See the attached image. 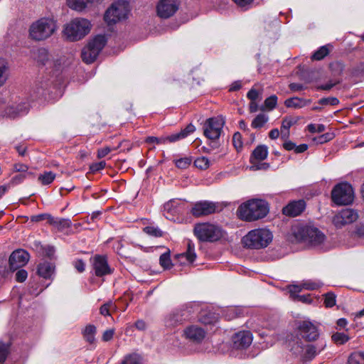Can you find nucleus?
<instances>
[{
    "instance_id": "79ce46f5",
    "label": "nucleus",
    "mask_w": 364,
    "mask_h": 364,
    "mask_svg": "<svg viewBox=\"0 0 364 364\" xmlns=\"http://www.w3.org/2000/svg\"><path fill=\"white\" fill-rule=\"evenodd\" d=\"M296 123L292 117H285L282 122L281 132L284 136H289V129Z\"/></svg>"
},
{
    "instance_id": "864d4df0",
    "label": "nucleus",
    "mask_w": 364,
    "mask_h": 364,
    "mask_svg": "<svg viewBox=\"0 0 364 364\" xmlns=\"http://www.w3.org/2000/svg\"><path fill=\"white\" fill-rule=\"evenodd\" d=\"M324 304L326 307H332L336 304V295L332 292L325 294Z\"/></svg>"
},
{
    "instance_id": "09e8293b",
    "label": "nucleus",
    "mask_w": 364,
    "mask_h": 364,
    "mask_svg": "<svg viewBox=\"0 0 364 364\" xmlns=\"http://www.w3.org/2000/svg\"><path fill=\"white\" fill-rule=\"evenodd\" d=\"M49 60V54L46 49L40 48L38 50V61L43 65H46Z\"/></svg>"
},
{
    "instance_id": "f8f14e48",
    "label": "nucleus",
    "mask_w": 364,
    "mask_h": 364,
    "mask_svg": "<svg viewBox=\"0 0 364 364\" xmlns=\"http://www.w3.org/2000/svg\"><path fill=\"white\" fill-rule=\"evenodd\" d=\"M297 329L301 337L306 341H314L319 337L318 327L310 321H301Z\"/></svg>"
},
{
    "instance_id": "20e7f679",
    "label": "nucleus",
    "mask_w": 364,
    "mask_h": 364,
    "mask_svg": "<svg viewBox=\"0 0 364 364\" xmlns=\"http://www.w3.org/2000/svg\"><path fill=\"white\" fill-rule=\"evenodd\" d=\"M299 240L309 244L313 247H317L323 250H327L330 246L326 245L325 235L316 228L306 226L298 232Z\"/></svg>"
},
{
    "instance_id": "f704fd0d",
    "label": "nucleus",
    "mask_w": 364,
    "mask_h": 364,
    "mask_svg": "<svg viewBox=\"0 0 364 364\" xmlns=\"http://www.w3.org/2000/svg\"><path fill=\"white\" fill-rule=\"evenodd\" d=\"M68 6L76 11L83 10L92 0H67Z\"/></svg>"
},
{
    "instance_id": "6e6552de",
    "label": "nucleus",
    "mask_w": 364,
    "mask_h": 364,
    "mask_svg": "<svg viewBox=\"0 0 364 364\" xmlns=\"http://www.w3.org/2000/svg\"><path fill=\"white\" fill-rule=\"evenodd\" d=\"M196 130L195 126L192 124H188L183 129L178 133L173 134L168 136H148L145 141L147 144L155 143L156 144H161L166 143H173L181 139L187 137L189 134L194 132Z\"/></svg>"
},
{
    "instance_id": "6e6d98bb",
    "label": "nucleus",
    "mask_w": 364,
    "mask_h": 364,
    "mask_svg": "<svg viewBox=\"0 0 364 364\" xmlns=\"http://www.w3.org/2000/svg\"><path fill=\"white\" fill-rule=\"evenodd\" d=\"M308 130L311 133H321L325 130V126L321 124H310L307 126Z\"/></svg>"
},
{
    "instance_id": "dca6fc26",
    "label": "nucleus",
    "mask_w": 364,
    "mask_h": 364,
    "mask_svg": "<svg viewBox=\"0 0 364 364\" xmlns=\"http://www.w3.org/2000/svg\"><path fill=\"white\" fill-rule=\"evenodd\" d=\"M269 211L268 203L262 199L252 198V220L264 218Z\"/></svg>"
},
{
    "instance_id": "393cba45",
    "label": "nucleus",
    "mask_w": 364,
    "mask_h": 364,
    "mask_svg": "<svg viewBox=\"0 0 364 364\" xmlns=\"http://www.w3.org/2000/svg\"><path fill=\"white\" fill-rule=\"evenodd\" d=\"M311 102V100L294 97L287 99L284 102V105L287 107L299 109L309 105Z\"/></svg>"
},
{
    "instance_id": "a211bd4d",
    "label": "nucleus",
    "mask_w": 364,
    "mask_h": 364,
    "mask_svg": "<svg viewBox=\"0 0 364 364\" xmlns=\"http://www.w3.org/2000/svg\"><path fill=\"white\" fill-rule=\"evenodd\" d=\"M233 348L239 350L245 349L250 345V332L242 331L232 336Z\"/></svg>"
},
{
    "instance_id": "0e129e2a",
    "label": "nucleus",
    "mask_w": 364,
    "mask_h": 364,
    "mask_svg": "<svg viewBox=\"0 0 364 364\" xmlns=\"http://www.w3.org/2000/svg\"><path fill=\"white\" fill-rule=\"evenodd\" d=\"M105 166H106V163L104 161H100L97 163H94L90 166V170L92 172H97V171H99L103 169L105 167Z\"/></svg>"
},
{
    "instance_id": "c756f323",
    "label": "nucleus",
    "mask_w": 364,
    "mask_h": 364,
    "mask_svg": "<svg viewBox=\"0 0 364 364\" xmlns=\"http://www.w3.org/2000/svg\"><path fill=\"white\" fill-rule=\"evenodd\" d=\"M49 225L53 226L59 231H63L70 227L71 222L69 219L55 218L52 216Z\"/></svg>"
},
{
    "instance_id": "ea45409f",
    "label": "nucleus",
    "mask_w": 364,
    "mask_h": 364,
    "mask_svg": "<svg viewBox=\"0 0 364 364\" xmlns=\"http://www.w3.org/2000/svg\"><path fill=\"white\" fill-rule=\"evenodd\" d=\"M55 178V174L52 171H45L39 175L38 180L42 185L46 186L50 184Z\"/></svg>"
},
{
    "instance_id": "7ed1b4c3",
    "label": "nucleus",
    "mask_w": 364,
    "mask_h": 364,
    "mask_svg": "<svg viewBox=\"0 0 364 364\" xmlns=\"http://www.w3.org/2000/svg\"><path fill=\"white\" fill-rule=\"evenodd\" d=\"M56 30L55 21L51 18H41L32 23L30 36L36 41H43L50 37Z\"/></svg>"
},
{
    "instance_id": "7c9ffc66",
    "label": "nucleus",
    "mask_w": 364,
    "mask_h": 364,
    "mask_svg": "<svg viewBox=\"0 0 364 364\" xmlns=\"http://www.w3.org/2000/svg\"><path fill=\"white\" fill-rule=\"evenodd\" d=\"M181 259L185 258L188 262L192 263L196 258V254L195 252V246L191 241H188L187 244V250L186 252L178 255Z\"/></svg>"
},
{
    "instance_id": "603ef678",
    "label": "nucleus",
    "mask_w": 364,
    "mask_h": 364,
    "mask_svg": "<svg viewBox=\"0 0 364 364\" xmlns=\"http://www.w3.org/2000/svg\"><path fill=\"white\" fill-rule=\"evenodd\" d=\"M332 340L337 344H343L349 340V337L344 333H336L332 336Z\"/></svg>"
},
{
    "instance_id": "aec40b11",
    "label": "nucleus",
    "mask_w": 364,
    "mask_h": 364,
    "mask_svg": "<svg viewBox=\"0 0 364 364\" xmlns=\"http://www.w3.org/2000/svg\"><path fill=\"white\" fill-rule=\"evenodd\" d=\"M184 334L189 340L200 343L204 339L206 333L203 328L198 326H191L185 329Z\"/></svg>"
},
{
    "instance_id": "cd10ccee",
    "label": "nucleus",
    "mask_w": 364,
    "mask_h": 364,
    "mask_svg": "<svg viewBox=\"0 0 364 364\" xmlns=\"http://www.w3.org/2000/svg\"><path fill=\"white\" fill-rule=\"evenodd\" d=\"M107 43V39L103 35H97L88 43V46L100 54Z\"/></svg>"
},
{
    "instance_id": "680f3d73",
    "label": "nucleus",
    "mask_w": 364,
    "mask_h": 364,
    "mask_svg": "<svg viewBox=\"0 0 364 364\" xmlns=\"http://www.w3.org/2000/svg\"><path fill=\"white\" fill-rule=\"evenodd\" d=\"M269 167L268 163H256L252 161V170H267Z\"/></svg>"
},
{
    "instance_id": "13d9d810",
    "label": "nucleus",
    "mask_w": 364,
    "mask_h": 364,
    "mask_svg": "<svg viewBox=\"0 0 364 364\" xmlns=\"http://www.w3.org/2000/svg\"><path fill=\"white\" fill-rule=\"evenodd\" d=\"M28 277V272L23 269H18L15 275V279L18 282H23Z\"/></svg>"
},
{
    "instance_id": "f3484780",
    "label": "nucleus",
    "mask_w": 364,
    "mask_h": 364,
    "mask_svg": "<svg viewBox=\"0 0 364 364\" xmlns=\"http://www.w3.org/2000/svg\"><path fill=\"white\" fill-rule=\"evenodd\" d=\"M91 259L95 274L97 277H103L112 272L105 256L96 255Z\"/></svg>"
},
{
    "instance_id": "e2e57ef3",
    "label": "nucleus",
    "mask_w": 364,
    "mask_h": 364,
    "mask_svg": "<svg viewBox=\"0 0 364 364\" xmlns=\"http://www.w3.org/2000/svg\"><path fill=\"white\" fill-rule=\"evenodd\" d=\"M114 334V329L110 328L106 330L102 335V339L103 341L107 342L112 339Z\"/></svg>"
},
{
    "instance_id": "f03ea898",
    "label": "nucleus",
    "mask_w": 364,
    "mask_h": 364,
    "mask_svg": "<svg viewBox=\"0 0 364 364\" xmlns=\"http://www.w3.org/2000/svg\"><path fill=\"white\" fill-rule=\"evenodd\" d=\"M90 28L91 24L88 20L75 18L65 26L63 33L70 41H76L87 35Z\"/></svg>"
},
{
    "instance_id": "4468645a",
    "label": "nucleus",
    "mask_w": 364,
    "mask_h": 364,
    "mask_svg": "<svg viewBox=\"0 0 364 364\" xmlns=\"http://www.w3.org/2000/svg\"><path fill=\"white\" fill-rule=\"evenodd\" d=\"M180 0H161L157 5L158 16L163 18H168L173 16L178 9Z\"/></svg>"
},
{
    "instance_id": "a19ab883",
    "label": "nucleus",
    "mask_w": 364,
    "mask_h": 364,
    "mask_svg": "<svg viewBox=\"0 0 364 364\" xmlns=\"http://www.w3.org/2000/svg\"><path fill=\"white\" fill-rule=\"evenodd\" d=\"M277 97L274 95L267 97L264 100V105H262L259 109L262 111L264 110H272L277 105Z\"/></svg>"
},
{
    "instance_id": "5fc2aeb1",
    "label": "nucleus",
    "mask_w": 364,
    "mask_h": 364,
    "mask_svg": "<svg viewBox=\"0 0 364 364\" xmlns=\"http://www.w3.org/2000/svg\"><path fill=\"white\" fill-rule=\"evenodd\" d=\"M115 308V305L112 301H109L103 304L100 309V313L103 316H109L110 309Z\"/></svg>"
},
{
    "instance_id": "5701e85b",
    "label": "nucleus",
    "mask_w": 364,
    "mask_h": 364,
    "mask_svg": "<svg viewBox=\"0 0 364 364\" xmlns=\"http://www.w3.org/2000/svg\"><path fill=\"white\" fill-rule=\"evenodd\" d=\"M236 215L241 220L250 221V200H247L239 205Z\"/></svg>"
},
{
    "instance_id": "9d476101",
    "label": "nucleus",
    "mask_w": 364,
    "mask_h": 364,
    "mask_svg": "<svg viewBox=\"0 0 364 364\" xmlns=\"http://www.w3.org/2000/svg\"><path fill=\"white\" fill-rule=\"evenodd\" d=\"M272 232L265 228L257 229L252 231V248H264L272 240Z\"/></svg>"
},
{
    "instance_id": "2f4dec72",
    "label": "nucleus",
    "mask_w": 364,
    "mask_h": 364,
    "mask_svg": "<svg viewBox=\"0 0 364 364\" xmlns=\"http://www.w3.org/2000/svg\"><path fill=\"white\" fill-rule=\"evenodd\" d=\"M326 347V342H323L317 346L309 345L306 346L305 355L309 359L314 358L317 354L321 352Z\"/></svg>"
},
{
    "instance_id": "4c0bfd02",
    "label": "nucleus",
    "mask_w": 364,
    "mask_h": 364,
    "mask_svg": "<svg viewBox=\"0 0 364 364\" xmlns=\"http://www.w3.org/2000/svg\"><path fill=\"white\" fill-rule=\"evenodd\" d=\"M268 154V148L265 145H259L255 148L252 155L257 160H264Z\"/></svg>"
},
{
    "instance_id": "8fccbe9b",
    "label": "nucleus",
    "mask_w": 364,
    "mask_h": 364,
    "mask_svg": "<svg viewBox=\"0 0 364 364\" xmlns=\"http://www.w3.org/2000/svg\"><path fill=\"white\" fill-rule=\"evenodd\" d=\"M52 219V215L49 213H42L38 215H32L31 217V221L34 223H38L43 220H47V223L49 224L50 220Z\"/></svg>"
},
{
    "instance_id": "4be33fe9",
    "label": "nucleus",
    "mask_w": 364,
    "mask_h": 364,
    "mask_svg": "<svg viewBox=\"0 0 364 364\" xmlns=\"http://www.w3.org/2000/svg\"><path fill=\"white\" fill-rule=\"evenodd\" d=\"M198 320L205 325L213 324L218 321V315L209 309H202L199 313Z\"/></svg>"
},
{
    "instance_id": "a18cd8bd",
    "label": "nucleus",
    "mask_w": 364,
    "mask_h": 364,
    "mask_svg": "<svg viewBox=\"0 0 364 364\" xmlns=\"http://www.w3.org/2000/svg\"><path fill=\"white\" fill-rule=\"evenodd\" d=\"M143 230L145 233L152 237H159L163 235V232L157 227L146 226L144 228Z\"/></svg>"
},
{
    "instance_id": "423d86ee",
    "label": "nucleus",
    "mask_w": 364,
    "mask_h": 364,
    "mask_svg": "<svg viewBox=\"0 0 364 364\" xmlns=\"http://www.w3.org/2000/svg\"><path fill=\"white\" fill-rule=\"evenodd\" d=\"M130 11L129 3L126 0H117L107 9L104 19L109 24H114L128 18Z\"/></svg>"
},
{
    "instance_id": "49530a36",
    "label": "nucleus",
    "mask_w": 364,
    "mask_h": 364,
    "mask_svg": "<svg viewBox=\"0 0 364 364\" xmlns=\"http://www.w3.org/2000/svg\"><path fill=\"white\" fill-rule=\"evenodd\" d=\"M194 165L196 167L204 170L209 167L210 161L208 158L205 156L199 157L196 159L194 161Z\"/></svg>"
},
{
    "instance_id": "0eeeda50",
    "label": "nucleus",
    "mask_w": 364,
    "mask_h": 364,
    "mask_svg": "<svg viewBox=\"0 0 364 364\" xmlns=\"http://www.w3.org/2000/svg\"><path fill=\"white\" fill-rule=\"evenodd\" d=\"M331 198L333 202L338 205H346L351 203L354 199L352 186L348 183L337 184L331 191Z\"/></svg>"
},
{
    "instance_id": "338daca9",
    "label": "nucleus",
    "mask_w": 364,
    "mask_h": 364,
    "mask_svg": "<svg viewBox=\"0 0 364 364\" xmlns=\"http://www.w3.org/2000/svg\"><path fill=\"white\" fill-rule=\"evenodd\" d=\"M14 168L16 172L25 173L28 171V166L23 164H16L14 166Z\"/></svg>"
},
{
    "instance_id": "9b49d317",
    "label": "nucleus",
    "mask_w": 364,
    "mask_h": 364,
    "mask_svg": "<svg viewBox=\"0 0 364 364\" xmlns=\"http://www.w3.org/2000/svg\"><path fill=\"white\" fill-rule=\"evenodd\" d=\"M224 125L223 118H210L204 125V135L210 140H215L219 138Z\"/></svg>"
},
{
    "instance_id": "37998d69",
    "label": "nucleus",
    "mask_w": 364,
    "mask_h": 364,
    "mask_svg": "<svg viewBox=\"0 0 364 364\" xmlns=\"http://www.w3.org/2000/svg\"><path fill=\"white\" fill-rule=\"evenodd\" d=\"M159 263L160 265L165 269H170L172 266L171 257H170V253L169 252H165L162 254L160 256L159 258Z\"/></svg>"
},
{
    "instance_id": "2eb2a0df",
    "label": "nucleus",
    "mask_w": 364,
    "mask_h": 364,
    "mask_svg": "<svg viewBox=\"0 0 364 364\" xmlns=\"http://www.w3.org/2000/svg\"><path fill=\"white\" fill-rule=\"evenodd\" d=\"M29 254L21 249L14 251L9 257V264L11 271H16L27 264Z\"/></svg>"
},
{
    "instance_id": "1a4fd4ad",
    "label": "nucleus",
    "mask_w": 364,
    "mask_h": 364,
    "mask_svg": "<svg viewBox=\"0 0 364 364\" xmlns=\"http://www.w3.org/2000/svg\"><path fill=\"white\" fill-rule=\"evenodd\" d=\"M220 210L217 203L201 200L193 205L191 213L195 218H200L212 215Z\"/></svg>"
},
{
    "instance_id": "c03bdc74",
    "label": "nucleus",
    "mask_w": 364,
    "mask_h": 364,
    "mask_svg": "<svg viewBox=\"0 0 364 364\" xmlns=\"http://www.w3.org/2000/svg\"><path fill=\"white\" fill-rule=\"evenodd\" d=\"M329 53L328 46H321L318 50H316L312 55V59L316 60H320L326 56Z\"/></svg>"
},
{
    "instance_id": "473e14b6",
    "label": "nucleus",
    "mask_w": 364,
    "mask_h": 364,
    "mask_svg": "<svg viewBox=\"0 0 364 364\" xmlns=\"http://www.w3.org/2000/svg\"><path fill=\"white\" fill-rule=\"evenodd\" d=\"M120 364H144L143 358L138 353H130L124 357Z\"/></svg>"
},
{
    "instance_id": "774afa93",
    "label": "nucleus",
    "mask_w": 364,
    "mask_h": 364,
    "mask_svg": "<svg viewBox=\"0 0 364 364\" xmlns=\"http://www.w3.org/2000/svg\"><path fill=\"white\" fill-rule=\"evenodd\" d=\"M25 178H26L25 174L21 173V174L16 175L11 179V183H12L13 185L18 184V183H21L24 180Z\"/></svg>"
},
{
    "instance_id": "e433bc0d",
    "label": "nucleus",
    "mask_w": 364,
    "mask_h": 364,
    "mask_svg": "<svg viewBox=\"0 0 364 364\" xmlns=\"http://www.w3.org/2000/svg\"><path fill=\"white\" fill-rule=\"evenodd\" d=\"M348 364H364V352L355 351L352 353L348 359Z\"/></svg>"
},
{
    "instance_id": "4d7b16f0",
    "label": "nucleus",
    "mask_w": 364,
    "mask_h": 364,
    "mask_svg": "<svg viewBox=\"0 0 364 364\" xmlns=\"http://www.w3.org/2000/svg\"><path fill=\"white\" fill-rule=\"evenodd\" d=\"M9 353V346L0 343V364L3 363Z\"/></svg>"
},
{
    "instance_id": "58836bf2",
    "label": "nucleus",
    "mask_w": 364,
    "mask_h": 364,
    "mask_svg": "<svg viewBox=\"0 0 364 364\" xmlns=\"http://www.w3.org/2000/svg\"><path fill=\"white\" fill-rule=\"evenodd\" d=\"M96 333V327L94 325H87L84 331L83 336L85 339L90 343H92L95 341V335Z\"/></svg>"
},
{
    "instance_id": "bf43d9fd",
    "label": "nucleus",
    "mask_w": 364,
    "mask_h": 364,
    "mask_svg": "<svg viewBox=\"0 0 364 364\" xmlns=\"http://www.w3.org/2000/svg\"><path fill=\"white\" fill-rule=\"evenodd\" d=\"M191 160L188 158H181L176 161V166L179 168H186L191 164Z\"/></svg>"
},
{
    "instance_id": "de8ad7c7",
    "label": "nucleus",
    "mask_w": 364,
    "mask_h": 364,
    "mask_svg": "<svg viewBox=\"0 0 364 364\" xmlns=\"http://www.w3.org/2000/svg\"><path fill=\"white\" fill-rule=\"evenodd\" d=\"M232 144L237 151H240L243 146L242 135L240 132H235L232 136Z\"/></svg>"
},
{
    "instance_id": "bb28decb",
    "label": "nucleus",
    "mask_w": 364,
    "mask_h": 364,
    "mask_svg": "<svg viewBox=\"0 0 364 364\" xmlns=\"http://www.w3.org/2000/svg\"><path fill=\"white\" fill-rule=\"evenodd\" d=\"M99 53H97L95 49L90 47V46L87 45L82 50L81 56L82 60L86 63H93Z\"/></svg>"
},
{
    "instance_id": "39448f33",
    "label": "nucleus",
    "mask_w": 364,
    "mask_h": 364,
    "mask_svg": "<svg viewBox=\"0 0 364 364\" xmlns=\"http://www.w3.org/2000/svg\"><path fill=\"white\" fill-rule=\"evenodd\" d=\"M193 232L198 240L210 242L220 240L225 233L220 226L209 223L196 224Z\"/></svg>"
},
{
    "instance_id": "69168bd1",
    "label": "nucleus",
    "mask_w": 364,
    "mask_h": 364,
    "mask_svg": "<svg viewBox=\"0 0 364 364\" xmlns=\"http://www.w3.org/2000/svg\"><path fill=\"white\" fill-rule=\"evenodd\" d=\"M74 267L79 272H83L85 269V264L82 259L75 261Z\"/></svg>"
},
{
    "instance_id": "c9c22d12",
    "label": "nucleus",
    "mask_w": 364,
    "mask_h": 364,
    "mask_svg": "<svg viewBox=\"0 0 364 364\" xmlns=\"http://www.w3.org/2000/svg\"><path fill=\"white\" fill-rule=\"evenodd\" d=\"M164 211L171 215L180 214L181 212V207L178 205V202L176 200H170L164 204Z\"/></svg>"
},
{
    "instance_id": "052dcab7",
    "label": "nucleus",
    "mask_w": 364,
    "mask_h": 364,
    "mask_svg": "<svg viewBox=\"0 0 364 364\" xmlns=\"http://www.w3.org/2000/svg\"><path fill=\"white\" fill-rule=\"evenodd\" d=\"M318 102L321 105L329 104L331 105H336L338 104L339 101L336 97H327V98H321Z\"/></svg>"
},
{
    "instance_id": "f257e3e1",
    "label": "nucleus",
    "mask_w": 364,
    "mask_h": 364,
    "mask_svg": "<svg viewBox=\"0 0 364 364\" xmlns=\"http://www.w3.org/2000/svg\"><path fill=\"white\" fill-rule=\"evenodd\" d=\"M198 306L195 303H187L172 311L166 318L165 323L168 327H175L185 321L191 320L198 311Z\"/></svg>"
},
{
    "instance_id": "a878e982",
    "label": "nucleus",
    "mask_w": 364,
    "mask_h": 364,
    "mask_svg": "<svg viewBox=\"0 0 364 364\" xmlns=\"http://www.w3.org/2000/svg\"><path fill=\"white\" fill-rule=\"evenodd\" d=\"M54 269L55 267L51 263L44 262L38 264V274L45 279H50L54 272Z\"/></svg>"
},
{
    "instance_id": "6ab92c4d",
    "label": "nucleus",
    "mask_w": 364,
    "mask_h": 364,
    "mask_svg": "<svg viewBox=\"0 0 364 364\" xmlns=\"http://www.w3.org/2000/svg\"><path fill=\"white\" fill-rule=\"evenodd\" d=\"M323 285L320 282H312L305 281L301 284H292L288 287V290L291 296H294L295 294H298L302 289L306 290H315L318 289Z\"/></svg>"
},
{
    "instance_id": "3c124183",
    "label": "nucleus",
    "mask_w": 364,
    "mask_h": 364,
    "mask_svg": "<svg viewBox=\"0 0 364 364\" xmlns=\"http://www.w3.org/2000/svg\"><path fill=\"white\" fill-rule=\"evenodd\" d=\"M124 143H127V141H122L121 143H119V144L117 146V147H114L113 149H111L110 147L109 146H106V147H103L100 149H99L97 151V157L99 159H102V158H104L105 156H106L112 150H116L117 149H119V147H121L122 146V144Z\"/></svg>"
},
{
    "instance_id": "ddd939ff",
    "label": "nucleus",
    "mask_w": 364,
    "mask_h": 364,
    "mask_svg": "<svg viewBox=\"0 0 364 364\" xmlns=\"http://www.w3.org/2000/svg\"><path fill=\"white\" fill-rule=\"evenodd\" d=\"M358 218V214L355 210L346 208L341 210L334 215L333 223L336 228H341L344 225L353 223L356 221Z\"/></svg>"
},
{
    "instance_id": "b1692460",
    "label": "nucleus",
    "mask_w": 364,
    "mask_h": 364,
    "mask_svg": "<svg viewBox=\"0 0 364 364\" xmlns=\"http://www.w3.org/2000/svg\"><path fill=\"white\" fill-rule=\"evenodd\" d=\"M27 112V107L25 104L18 105L16 107L10 106L4 110V116L9 118H15L18 115Z\"/></svg>"
},
{
    "instance_id": "72a5a7b5",
    "label": "nucleus",
    "mask_w": 364,
    "mask_h": 364,
    "mask_svg": "<svg viewBox=\"0 0 364 364\" xmlns=\"http://www.w3.org/2000/svg\"><path fill=\"white\" fill-rule=\"evenodd\" d=\"M269 121V117L263 112L258 114L252 121V127L255 129L263 127Z\"/></svg>"
},
{
    "instance_id": "c85d7f7f",
    "label": "nucleus",
    "mask_w": 364,
    "mask_h": 364,
    "mask_svg": "<svg viewBox=\"0 0 364 364\" xmlns=\"http://www.w3.org/2000/svg\"><path fill=\"white\" fill-rule=\"evenodd\" d=\"M10 75L9 66L6 60L0 58V87L8 80Z\"/></svg>"
},
{
    "instance_id": "412c9836",
    "label": "nucleus",
    "mask_w": 364,
    "mask_h": 364,
    "mask_svg": "<svg viewBox=\"0 0 364 364\" xmlns=\"http://www.w3.org/2000/svg\"><path fill=\"white\" fill-rule=\"evenodd\" d=\"M305 208V202L302 200L290 203L283 208V213L286 215L295 217L301 213Z\"/></svg>"
}]
</instances>
